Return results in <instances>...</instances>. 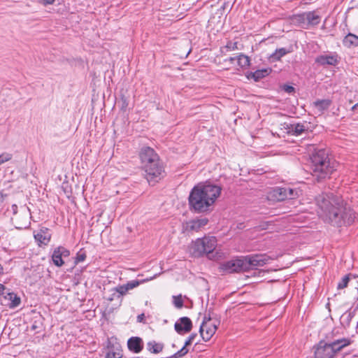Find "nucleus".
Returning a JSON list of instances; mask_svg holds the SVG:
<instances>
[{
	"label": "nucleus",
	"mask_w": 358,
	"mask_h": 358,
	"mask_svg": "<svg viewBox=\"0 0 358 358\" xmlns=\"http://www.w3.org/2000/svg\"><path fill=\"white\" fill-rule=\"evenodd\" d=\"M163 344L159 343H155L154 342H149L148 343V350L155 354H157L160 352L163 349Z\"/></svg>",
	"instance_id": "27"
},
{
	"label": "nucleus",
	"mask_w": 358,
	"mask_h": 358,
	"mask_svg": "<svg viewBox=\"0 0 358 358\" xmlns=\"http://www.w3.org/2000/svg\"><path fill=\"white\" fill-rule=\"evenodd\" d=\"M220 272L224 273H241L247 271L243 256L237 257L220 264Z\"/></svg>",
	"instance_id": "8"
},
{
	"label": "nucleus",
	"mask_w": 358,
	"mask_h": 358,
	"mask_svg": "<svg viewBox=\"0 0 358 358\" xmlns=\"http://www.w3.org/2000/svg\"><path fill=\"white\" fill-rule=\"evenodd\" d=\"M173 302L177 308H182L183 307V299L181 294L173 296Z\"/></svg>",
	"instance_id": "31"
},
{
	"label": "nucleus",
	"mask_w": 358,
	"mask_h": 358,
	"mask_svg": "<svg viewBox=\"0 0 358 358\" xmlns=\"http://www.w3.org/2000/svg\"><path fill=\"white\" fill-rule=\"evenodd\" d=\"M224 70L234 69L237 72L247 69L250 65V58L243 53H238L234 57H229L220 63Z\"/></svg>",
	"instance_id": "6"
},
{
	"label": "nucleus",
	"mask_w": 358,
	"mask_h": 358,
	"mask_svg": "<svg viewBox=\"0 0 358 358\" xmlns=\"http://www.w3.org/2000/svg\"><path fill=\"white\" fill-rule=\"evenodd\" d=\"M6 289V287L0 283V296L4 294V291Z\"/></svg>",
	"instance_id": "39"
},
{
	"label": "nucleus",
	"mask_w": 358,
	"mask_h": 358,
	"mask_svg": "<svg viewBox=\"0 0 358 358\" xmlns=\"http://www.w3.org/2000/svg\"><path fill=\"white\" fill-rule=\"evenodd\" d=\"M202 340L204 341V342H208L210 341L211 337H205V336H203L201 337Z\"/></svg>",
	"instance_id": "40"
},
{
	"label": "nucleus",
	"mask_w": 358,
	"mask_h": 358,
	"mask_svg": "<svg viewBox=\"0 0 358 358\" xmlns=\"http://www.w3.org/2000/svg\"><path fill=\"white\" fill-rule=\"evenodd\" d=\"M122 348L117 341V337H108L106 345L103 348L101 358H121Z\"/></svg>",
	"instance_id": "10"
},
{
	"label": "nucleus",
	"mask_w": 358,
	"mask_h": 358,
	"mask_svg": "<svg viewBox=\"0 0 358 358\" xmlns=\"http://www.w3.org/2000/svg\"><path fill=\"white\" fill-rule=\"evenodd\" d=\"M306 20L308 22V27L310 25H316L320 21V16L315 12L306 13Z\"/></svg>",
	"instance_id": "25"
},
{
	"label": "nucleus",
	"mask_w": 358,
	"mask_h": 358,
	"mask_svg": "<svg viewBox=\"0 0 358 358\" xmlns=\"http://www.w3.org/2000/svg\"><path fill=\"white\" fill-rule=\"evenodd\" d=\"M310 160L313 175L318 180L329 178L338 166V163L324 149L315 150Z\"/></svg>",
	"instance_id": "3"
},
{
	"label": "nucleus",
	"mask_w": 358,
	"mask_h": 358,
	"mask_svg": "<svg viewBox=\"0 0 358 358\" xmlns=\"http://www.w3.org/2000/svg\"><path fill=\"white\" fill-rule=\"evenodd\" d=\"M288 51L285 48H282L277 49L271 55V57L275 60H280L282 57L285 55Z\"/></svg>",
	"instance_id": "29"
},
{
	"label": "nucleus",
	"mask_w": 358,
	"mask_h": 358,
	"mask_svg": "<svg viewBox=\"0 0 358 358\" xmlns=\"http://www.w3.org/2000/svg\"><path fill=\"white\" fill-rule=\"evenodd\" d=\"M357 329H358V322H357Z\"/></svg>",
	"instance_id": "44"
},
{
	"label": "nucleus",
	"mask_w": 358,
	"mask_h": 358,
	"mask_svg": "<svg viewBox=\"0 0 358 358\" xmlns=\"http://www.w3.org/2000/svg\"><path fill=\"white\" fill-rule=\"evenodd\" d=\"M13 155L8 152H3L0 155V165L11 160Z\"/></svg>",
	"instance_id": "34"
},
{
	"label": "nucleus",
	"mask_w": 358,
	"mask_h": 358,
	"mask_svg": "<svg viewBox=\"0 0 358 358\" xmlns=\"http://www.w3.org/2000/svg\"><path fill=\"white\" fill-rule=\"evenodd\" d=\"M350 281V278L349 276L347 275H345L342 279L341 280L338 282V286H337V288L338 289H344L345 287H347L348 285V282Z\"/></svg>",
	"instance_id": "33"
},
{
	"label": "nucleus",
	"mask_w": 358,
	"mask_h": 358,
	"mask_svg": "<svg viewBox=\"0 0 358 358\" xmlns=\"http://www.w3.org/2000/svg\"><path fill=\"white\" fill-rule=\"evenodd\" d=\"M217 245V241L215 236H205L192 241L188 250L192 256L199 257L204 255L211 254L216 248Z\"/></svg>",
	"instance_id": "5"
},
{
	"label": "nucleus",
	"mask_w": 358,
	"mask_h": 358,
	"mask_svg": "<svg viewBox=\"0 0 358 358\" xmlns=\"http://www.w3.org/2000/svg\"><path fill=\"white\" fill-rule=\"evenodd\" d=\"M3 301L2 305L8 307L9 308H15L20 306L21 303V299L14 292H8L3 296Z\"/></svg>",
	"instance_id": "19"
},
{
	"label": "nucleus",
	"mask_w": 358,
	"mask_h": 358,
	"mask_svg": "<svg viewBox=\"0 0 358 358\" xmlns=\"http://www.w3.org/2000/svg\"><path fill=\"white\" fill-rule=\"evenodd\" d=\"M87 255L85 252L79 251L76 257L75 262L76 264L82 262L85 260Z\"/></svg>",
	"instance_id": "35"
},
{
	"label": "nucleus",
	"mask_w": 358,
	"mask_h": 358,
	"mask_svg": "<svg viewBox=\"0 0 358 358\" xmlns=\"http://www.w3.org/2000/svg\"><path fill=\"white\" fill-rule=\"evenodd\" d=\"M290 129L291 132L296 136L301 135L306 130L305 126L301 124H292Z\"/></svg>",
	"instance_id": "28"
},
{
	"label": "nucleus",
	"mask_w": 358,
	"mask_h": 358,
	"mask_svg": "<svg viewBox=\"0 0 358 358\" xmlns=\"http://www.w3.org/2000/svg\"><path fill=\"white\" fill-rule=\"evenodd\" d=\"M127 346L129 350L138 353L143 349V341L141 337H130L127 341Z\"/></svg>",
	"instance_id": "20"
},
{
	"label": "nucleus",
	"mask_w": 358,
	"mask_h": 358,
	"mask_svg": "<svg viewBox=\"0 0 358 358\" xmlns=\"http://www.w3.org/2000/svg\"><path fill=\"white\" fill-rule=\"evenodd\" d=\"M154 278V277H151L150 278L143 279L141 280H131L128 282L127 283L122 285H119L113 289V291L119 294L120 296H122L127 293L131 290L133 289L138 286H139L141 284L145 283L146 282H148L149 280H151Z\"/></svg>",
	"instance_id": "14"
},
{
	"label": "nucleus",
	"mask_w": 358,
	"mask_h": 358,
	"mask_svg": "<svg viewBox=\"0 0 358 358\" xmlns=\"http://www.w3.org/2000/svg\"><path fill=\"white\" fill-rule=\"evenodd\" d=\"M282 90L289 93V94H291L292 92H294V87L291 86V85H284L282 87Z\"/></svg>",
	"instance_id": "36"
},
{
	"label": "nucleus",
	"mask_w": 358,
	"mask_h": 358,
	"mask_svg": "<svg viewBox=\"0 0 358 358\" xmlns=\"http://www.w3.org/2000/svg\"><path fill=\"white\" fill-rule=\"evenodd\" d=\"M343 44L348 48L358 45V36L353 34H348L343 39Z\"/></svg>",
	"instance_id": "24"
},
{
	"label": "nucleus",
	"mask_w": 358,
	"mask_h": 358,
	"mask_svg": "<svg viewBox=\"0 0 358 358\" xmlns=\"http://www.w3.org/2000/svg\"><path fill=\"white\" fill-rule=\"evenodd\" d=\"M358 106V103H356L355 105H354L352 107V110H354Z\"/></svg>",
	"instance_id": "41"
},
{
	"label": "nucleus",
	"mask_w": 358,
	"mask_h": 358,
	"mask_svg": "<svg viewBox=\"0 0 358 358\" xmlns=\"http://www.w3.org/2000/svg\"><path fill=\"white\" fill-rule=\"evenodd\" d=\"M298 196L297 190L292 188L275 187L269 189L266 192L267 200L275 203L285 199H292Z\"/></svg>",
	"instance_id": "7"
},
{
	"label": "nucleus",
	"mask_w": 358,
	"mask_h": 358,
	"mask_svg": "<svg viewBox=\"0 0 358 358\" xmlns=\"http://www.w3.org/2000/svg\"><path fill=\"white\" fill-rule=\"evenodd\" d=\"M139 157L142 164V169L153 163H158L159 157L150 147L143 148L139 152Z\"/></svg>",
	"instance_id": "12"
},
{
	"label": "nucleus",
	"mask_w": 358,
	"mask_h": 358,
	"mask_svg": "<svg viewBox=\"0 0 358 358\" xmlns=\"http://www.w3.org/2000/svg\"><path fill=\"white\" fill-rule=\"evenodd\" d=\"M175 330L179 334H185L189 333L192 329V322L187 317H180L175 323Z\"/></svg>",
	"instance_id": "17"
},
{
	"label": "nucleus",
	"mask_w": 358,
	"mask_h": 358,
	"mask_svg": "<svg viewBox=\"0 0 358 358\" xmlns=\"http://www.w3.org/2000/svg\"><path fill=\"white\" fill-rule=\"evenodd\" d=\"M313 104L316 112L322 114L329 108L331 101L330 99H318L314 101Z\"/></svg>",
	"instance_id": "21"
},
{
	"label": "nucleus",
	"mask_w": 358,
	"mask_h": 358,
	"mask_svg": "<svg viewBox=\"0 0 358 358\" xmlns=\"http://www.w3.org/2000/svg\"><path fill=\"white\" fill-rule=\"evenodd\" d=\"M208 223V219L206 217L197 218L194 220H191L183 223L182 229L183 231L185 232H198L201 229H203L206 225H207Z\"/></svg>",
	"instance_id": "13"
},
{
	"label": "nucleus",
	"mask_w": 358,
	"mask_h": 358,
	"mask_svg": "<svg viewBox=\"0 0 358 358\" xmlns=\"http://www.w3.org/2000/svg\"><path fill=\"white\" fill-rule=\"evenodd\" d=\"M271 69L270 68H266L263 69H259L255 71V72L250 73L248 76V78L249 79H253L255 81H259V80L265 78L266 76H268L271 72Z\"/></svg>",
	"instance_id": "22"
},
{
	"label": "nucleus",
	"mask_w": 358,
	"mask_h": 358,
	"mask_svg": "<svg viewBox=\"0 0 358 358\" xmlns=\"http://www.w3.org/2000/svg\"><path fill=\"white\" fill-rule=\"evenodd\" d=\"M34 237L39 246L47 245L51 240L52 235L47 227H41Z\"/></svg>",
	"instance_id": "18"
},
{
	"label": "nucleus",
	"mask_w": 358,
	"mask_h": 358,
	"mask_svg": "<svg viewBox=\"0 0 358 358\" xmlns=\"http://www.w3.org/2000/svg\"><path fill=\"white\" fill-rule=\"evenodd\" d=\"M12 207L13 208V210L15 211V210L17 209V206L16 205H13Z\"/></svg>",
	"instance_id": "42"
},
{
	"label": "nucleus",
	"mask_w": 358,
	"mask_h": 358,
	"mask_svg": "<svg viewBox=\"0 0 358 358\" xmlns=\"http://www.w3.org/2000/svg\"><path fill=\"white\" fill-rule=\"evenodd\" d=\"M70 255L69 250L64 247L59 246L55 248L52 255V259L53 263L57 266H62L64 264V261L62 259L63 257H67Z\"/></svg>",
	"instance_id": "16"
},
{
	"label": "nucleus",
	"mask_w": 358,
	"mask_h": 358,
	"mask_svg": "<svg viewBox=\"0 0 358 358\" xmlns=\"http://www.w3.org/2000/svg\"><path fill=\"white\" fill-rule=\"evenodd\" d=\"M315 62L321 65L333 66L336 65L338 62L337 57L334 55H320L316 58Z\"/></svg>",
	"instance_id": "23"
},
{
	"label": "nucleus",
	"mask_w": 358,
	"mask_h": 358,
	"mask_svg": "<svg viewBox=\"0 0 358 358\" xmlns=\"http://www.w3.org/2000/svg\"><path fill=\"white\" fill-rule=\"evenodd\" d=\"M293 22L297 23L300 27L303 28L308 27V22L306 20V13L295 15L293 17Z\"/></svg>",
	"instance_id": "26"
},
{
	"label": "nucleus",
	"mask_w": 358,
	"mask_h": 358,
	"mask_svg": "<svg viewBox=\"0 0 358 358\" xmlns=\"http://www.w3.org/2000/svg\"><path fill=\"white\" fill-rule=\"evenodd\" d=\"M38 3L43 6L52 5L55 2V0H36Z\"/></svg>",
	"instance_id": "37"
},
{
	"label": "nucleus",
	"mask_w": 358,
	"mask_h": 358,
	"mask_svg": "<svg viewBox=\"0 0 358 358\" xmlns=\"http://www.w3.org/2000/svg\"><path fill=\"white\" fill-rule=\"evenodd\" d=\"M243 257L247 271L255 267L263 266L271 259L267 255L263 254H256Z\"/></svg>",
	"instance_id": "11"
},
{
	"label": "nucleus",
	"mask_w": 358,
	"mask_h": 358,
	"mask_svg": "<svg viewBox=\"0 0 358 358\" xmlns=\"http://www.w3.org/2000/svg\"><path fill=\"white\" fill-rule=\"evenodd\" d=\"M3 270L1 265L0 264V272Z\"/></svg>",
	"instance_id": "43"
},
{
	"label": "nucleus",
	"mask_w": 358,
	"mask_h": 358,
	"mask_svg": "<svg viewBox=\"0 0 358 358\" xmlns=\"http://www.w3.org/2000/svg\"><path fill=\"white\" fill-rule=\"evenodd\" d=\"M224 48L227 51H234L238 49V42H233L231 41H229L226 45L224 47Z\"/></svg>",
	"instance_id": "32"
},
{
	"label": "nucleus",
	"mask_w": 358,
	"mask_h": 358,
	"mask_svg": "<svg viewBox=\"0 0 358 358\" xmlns=\"http://www.w3.org/2000/svg\"><path fill=\"white\" fill-rule=\"evenodd\" d=\"M350 343V340L345 338L330 343L321 341L315 346V358H334L338 352Z\"/></svg>",
	"instance_id": "4"
},
{
	"label": "nucleus",
	"mask_w": 358,
	"mask_h": 358,
	"mask_svg": "<svg viewBox=\"0 0 358 358\" xmlns=\"http://www.w3.org/2000/svg\"><path fill=\"white\" fill-rule=\"evenodd\" d=\"M222 193V187L208 181L201 182L191 189L188 196L190 210L196 213L210 211Z\"/></svg>",
	"instance_id": "2"
},
{
	"label": "nucleus",
	"mask_w": 358,
	"mask_h": 358,
	"mask_svg": "<svg viewBox=\"0 0 358 358\" xmlns=\"http://www.w3.org/2000/svg\"><path fill=\"white\" fill-rule=\"evenodd\" d=\"M145 317L144 313H141L137 316V322H138L145 323Z\"/></svg>",
	"instance_id": "38"
},
{
	"label": "nucleus",
	"mask_w": 358,
	"mask_h": 358,
	"mask_svg": "<svg viewBox=\"0 0 358 358\" xmlns=\"http://www.w3.org/2000/svg\"><path fill=\"white\" fill-rule=\"evenodd\" d=\"M145 171V176L149 183H156L162 179L165 176L164 168L162 162L153 163L143 168Z\"/></svg>",
	"instance_id": "9"
},
{
	"label": "nucleus",
	"mask_w": 358,
	"mask_h": 358,
	"mask_svg": "<svg viewBox=\"0 0 358 358\" xmlns=\"http://www.w3.org/2000/svg\"><path fill=\"white\" fill-rule=\"evenodd\" d=\"M317 213L324 222L336 227L351 225L354 223L355 213L347 206L343 199L333 194H322L316 198Z\"/></svg>",
	"instance_id": "1"
},
{
	"label": "nucleus",
	"mask_w": 358,
	"mask_h": 358,
	"mask_svg": "<svg viewBox=\"0 0 358 358\" xmlns=\"http://www.w3.org/2000/svg\"><path fill=\"white\" fill-rule=\"evenodd\" d=\"M219 322L215 319L206 318L200 327V334H206L209 336H213L217 330Z\"/></svg>",
	"instance_id": "15"
},
{
	"label": "nucleus",
	"mask_w": 358,
	"mask_h": 358,
	"mask_svg": "<svg viewBox=\"0 0 358 358\" xmlns=\"http://www.w3.org/2000/svg\"><path fill=\"white\" fill-rule=\"evenodd\" d=\"M208 256L210 259L215 260V261L224 258V254L220 250H217L215 252H213L211 254H210Z\"/></svg>",
	"instance_id": "30"
}]
</instances>
